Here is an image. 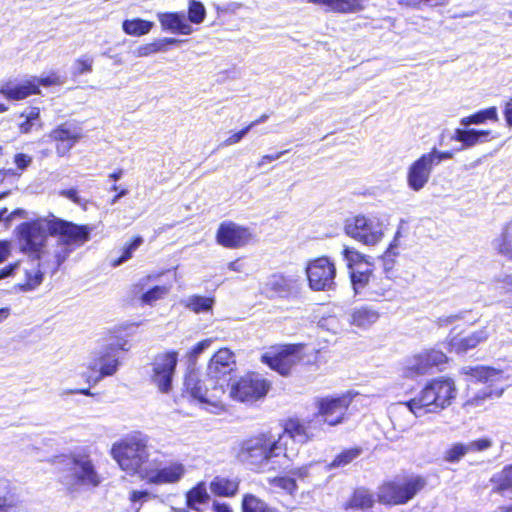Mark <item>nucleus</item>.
I'll list each match as a JSON object with an SVG mask.
<instances>
[{"instance_id": "nucleus-1", "label": "nucleus", "mask_w": 512, "mask_h": 512, "mask_svg": "<svg viewBox=\"0 0 512 512\" xmlns=\"http://www.w3.org/2000/svg\"><path fill=\"white\" fill-rule=\"evenodd\" d=\"M313 436L309 426L290 419L277 437L267 433L245 440L241 444L238 458L261 471L286 470L297 457L299 447Z\"/></svg>"}, {"instance_id": "nucleus-2", "label": "nucleus", "mask_w": 512, "mask_h": 512, "mask_svg": "<svg viewBox=\"0 0 512 512\" xmlns=\"http://www.w3.org/2000/svg\"><path fill=\"white\" fill-rule=\"evenodd\" d=\"M456 396L452 379L437 378L425 385L418 396L408 402H400L393 407L394 412L408 411L415 417L427 413H438L451 405Z\"/></svg>"}, {"instance_id": "nucleus-3", "label": "nucleus", "mask_w": 512, "mask_h": 512, "mask_svg": "<svg viewBox=\"0 0 512 512\" xmlns=\"http://www.w3.org/2000/svg\"><path fill=\"white\" fill-rule=\"evenodd\" d=\"M46 227L50 235L58 236L52 251L53 259L50 260L53 272L58 270L76 248L90 240L92 231L87 225H77L55 216L50 217Z\"/></svg>"}, {"instance_id": "nucleus-4", "label": "nucleus", "mask_w": 512, "mask_h": 512, "mask_svg": "<svg viewBox=\"0 0 512 512\" xmlns=\"http://www.w3.org/2000/svg\"><path fill=\"white\" fill-rule=\"evenodd\" d=\"M111 454L120 468L130 475L139 474L145 477L149 469V449L147 438L142 434H135L112 446Z\"/></svg>"}, {"instance_id": "nucleus-5", "label": "nucleus", "mask_w": 512, "mask_h": 512, "mask_svg": "<svg viewBox=\"0 0 512 512\" xmlns=\"http://www.w3.org/2000/svg\"><path fill=\"white\" fill-rule=\"evenodd\" d=\"M61 481L70 492H80L97 487L101 477L89 455L75 452L67 457Z\"/></svg>"}, {"instance_id": "nucleus-6", "label": "nucleus", "mask_w": 512, "mask_h": 512, "mask_svg": "<svg viewBox=\"0 0 512 512\" xmlns=\"http://www.w3.org/2000/svg\"><path fill=\"white\" fill-rule=\"evenodd\" d=\"M184 386L186 393L197 400L207 411L214 414L225 411L224 383H217L213 378L207 376L200 379L197 374L189 373L185 377Z\"/></svg>"}, {"instance_id": "nucleus-7", "label": "nucleus", "mask_w": 512, "mask_h": 512, "mask_svg": "<svg viewBox=\"0 0 512 512\" xmlns=\"http://www.w3.org/2000/svg\"><path fill=\"white\" fill-rule=\"evenodd\" d=\"M426 485V480L418 475L397 477L379 487L378 500L383 504H405Z\"/></svg>"}, {"instance_id": "nucleus-8", "label": "nucleus", "mask_w": 512, "mask_h": 512, "mask_svg": "<svg viewBox=\"0 0 512 512\" xmlns=\"http://www.w3.org/2000/svg\"><path fill=\"white\" fill-rule=\"evenodd\" d=\"M452 157V152H443L436 148L422 154L408 167L406 175L408 187L415 192L421 191L429 182L433 169L443 160L451 159Z\"/></svg>"}, {"instance_id": "nucleus-9", "label": "nucleus", "mask_w": 512, "mask_h": 512, "mask_svg": "<svg viewBox=\"0 0 512 512\" xmlns=\"http://www.w3.org/2000/svg\"><path fill=\"white\" fill-rule=\"evenodd\" d=\"M127 341L110 343L94 352L87 367L92 372H98V376L92 378L89 376L88 382L91 380L97 383L106 376H112L118 370L120 365L119 352L127 351Z\"/></svg>"}, {"instance_id": "nucleus-10", "label": "nucleus", "mask_w": 512, "mask_h": 512, "mask_svg": "<svg viewBox=\"0 0 512 512\" xmlns=\"http://www.w3.org/2000/svg\"><path fill=\"white\" fill-rule=\"evenodd\" d=\"M384 224L376 216L357 215L347 220L345 232L348 236L367 246H375L384 236Z\"/></svg>"}, {"instance_id": "nucleus-11", "label": "nucleus", "mask_w": 512, "mask_h": 512, "mask_svg": "<svg viewBox=\"0 0 512 512\" xmlns=\"http://www.w3.org/2000/svg\"><path fill=\"white\" fill-rule=\"evenodd\" d=\"M271 384L261 375L247 374L234 382L229 391V396L242 403H254L263 399L270 390Z\"/></svg>"}, {"instance_id": "nucleus-12", "label": "nucleus", "mask_w": 512, "mask_h": 512, "mask_svg": "<svg viewBox=\"0 0 512 512\" xmlns=\"http://www.w3.org/2000/svg\"><path fill=\"white\" fill-rule=\"evenodd\" d=\"M305 272L312 291H331L335 288L336 266L330 258L321 256L308 261Z\"/></svg>"}, {"instance_id": "nucleus-13", "label": "nucleus", "mask_w": 512, "mask_h": 512, "mask_svg": "<svg viewBox=\"0 0 512 512\" xmlns=\"http://www.w3.org/2000/svg\"><path fill=\"white\" fill-rule=\"evenodd\" d=\"M50 217L39 219L35 222H26L20 225V244L21 250L35 260H41L45 255L46 223Z\"/></svg>"}, {"instance_id": "nucleus-14", "label": "nucleus", "mask_w": 512, "mask_h": 512, "mask_svg": "<svg viewBox=\"0 0 512 512\" xmlns=\"http://www.w3.org/2000/svg\"><path fill=\"white\" fill-rule=\"evenodd\" d=\"M300 288L298 277L276 272L261 284L260 292L268 299H290L298 296Z\"/></svg>"}, {"instance_id": "nucleus-15", "label": "nucleus", "mask_w": 512, "mask_h": 512, "mask_svg": "<svg viewBox=\"0 0 512 512\" xmlns=\"http://www.w3.org/2000/svg\"><path fill=\"white\" fill-rule=\"evenodd\" d=\"M303 344H286L273 348L262 356V360L281 375H287L303 356Z\"/></svg>"}, {"instance_id": "nucleus-16", "label": "nucleus", "mask_w": 512, "mask_h": 512, "mask_svg": "<svg viewBox=\"0 0 512 512\" xmlns=\"http://www.w3.org/2000/svg\"><path fill=\"white\" fill-rule=\"evenodd\" d=\"M177 362L178 353L175 351L155 356L151 364V381L160 392L168 393L171 390Z\"/></svg>"}, {"instance_id": "nucleus-17", "label": "nucleus", "mask_w": 512, "mask_h": 512, "mask_svg": "<svg viewBox=\"0 0 512 512\" xmlns=\"http://www.w3.org/2000/svg\"><path fill=\"white\" fill-rule=\"evenodd\" d=\"M351 396L343 394L338 397H321L315 400L318 415L327 424L334 426L343 421L344 415L351 403Z\"/></svg>"}, {"instance_id": "nucleus-18", "label": "nucleus", "mask_w": 512, "mask_h": 512, "mask_svg": "<svg viewBox=\"0 0 512 512\" xmlns=\"http://www.w3.org/2000/svg\"><path fill=\"white\" fill-rule=\"evenodd\" d=\"M470 374L479 381L490 383L489 387L470 400L471 404L478 405L480 401L486 398L500 397L502 395L504 387L497 384L503 379L501 371L490 367H475L470 369Z\"/></svg>"}, {"instance_id": "nucleus-19", "label": "nucleus", "mask_w": 512, "mask_h": 512, "mask_svg": "<svg viewBox=\"0 0 512 512\" xmlns=\"http://www.w3.org/2000/svg\"><path fill=\"white\" fill-rule=\"evenodd\" d=\"M236 362L234 354L228 348L219 349L211 358L207 367V377L217 383L228 386L227 377L234 371Z\"/></svg>"}, {"instance_id": "nucleus-20", "label": "nucleus", "mask_w": 512, "mask_h": 512, "mask_svg": "<svg viewBox=\"0 0 512 512\" xmlns=\"http://www.w3.org/2000/svg\"><path fill=\"white\" fill-rule=\"evenodd\" d=\"M251 236L247 228L233 222L222 223L217 231L218 243L227 248L242 247L250 241Z\"/></svg>"}, {"instance_id": "nucleus-21", "label": "nucleus", "mask_w": 512, "mask_h": 512, "mask_svg": "<svg viewBox=\"0 0 512 512\" xmlns=\"http://www.w3.org/2000/svg\"><path fill=\"white\" fill-rule=\"evenodd\" d=\"M185 472L186 469L182 463L172 462L156 470L149 468L148 471L145 472L144 478L156 485L173 484L179 482Z\"/></svg>"}, {"instance_id": "nucleus-22", "label": "nucleus", "mask_w": 512, "mask_h": 512, "mask_svg": "<svg viewBox=\"0 0 512 512\" xmlns=\"http://www.w3.org/2000/svg\"><path fill=\"white\" fill-rule=\"evenodd\" d=\"M81 136V129L70 123L58 126L50 134V137L58 142L56 151L59 156L67 154Z\"/></svg>"}, {"instance_id": "nucleus-23", "label": "nucleus", "mask_w": 512, "mask_h": 512, "mask_svg": "<svg viewBox=\"0 0 512 512\" xmlns=\"http://www.w3.org/2000/svg\"><path fill=\"white\" fill-rule=\"evenodd\" d=\"M157 18L164 31L180 35H190L194 31L184 12H161L157 14Z\"/></svg>"}, {"instance_id": "nucleus-24", "label": "nucleus", "mask_w": 512, "mask_h": 512, "mask_svg": "<svg viewBox=\"0 0 512 512\" xmlns=\"http://www.w3.org/2000/svg\"><path fill=\"white\" fill-rule=\"evenodd\" d=\"M39 92L37 84L32 78L20 83L8 82L3 84L0 88V96L2 95L7 100H22L32 94H38Z\"/></svg>"}, {"instance_id": "nucleus-25", "label": "nucleus", "mask_w": 512, "mask_h": 512, "mask_svg": "<svg viewBox=\"0 0 512 512\" xmlns=\"http://www.w3.org/2000/svg\"><path fill=\"white\" fill-rule=\"evenodd\" d=\"M22 502L12 491L9 480L0 478V512H22Z\"/></svg>"}, {"instance_id": "nucleus-26", "label": "nucleus", "mask_w": 512, "mask_h": 512, "mask_svg": "<svg viewBox=\"0 0 512 512\" xmlns=\"http://www.w3.org/2000/svg\"><path fill=\"white\" fill-rule=\"evenodd\" d=\"M41 260H33L24 268L25 281L17 285L18 289L23 292L34 291L41 285L44 279V273L41 270Z\"/></svg>"}, {"instance_id": "nucleus-27", "label": "nucleus", "mask_w": 512, "mask_h": 512, "mask_svg": "<svg viewBox=\"0 0 512 512\" xmlns=\"http://www.w3.org/2000/svg\"><path fill=\"white\" fill-rule=\"evenodd\" d=\"M489 130L460 129L457 128L452 139L462 143L463 148H470L487 141Z\"/></svg>"}, {"instance_id": "nucleus-28", "label": "nucleus", "mask_w": 512, "mask_h": 512, "mask_svg": "<svg viewBox=\"0 0 512 512\" xmlns=\"http://www.w3.org/2000/svg\"><path fill=\"white\" fill-rule=\"evenodd\" d=\"M379 312L373 308L362 306L352 311L349 322L358 328L366 329L376 323L379 319Z\"/></svg>"}, {"instance_id": "nucleus-29", "label": "nucleus", "mask_w": 512, "mask_h": 512, "mask_svg": "<svg viewBox=\"0 0 512 512\" xmlns=\"http://www.w3.org/2000/svg\"><path fill=\"white\" fill-rule=\"evenodd\" d=\"M306 2L324 5L339 13H354L364 8L363 0H306Z\"/></svg>"}, {"instance_id": "nucleus-30", "label": "nucleus", "mask_w": 512, "mask_h": 512, "mask_svg": "<svg viewBox=\"0 0 512 512\" xmlns=\"http://www.w3.org/2000/svg\"><path fill=\"white\" fill-rule=\"evenodd\" d=\"M489 336L486 329H480L473 332L471 335L461 339L453 338L450 341L452 349L458 353H464L469 349L476 347L479 343L485 341Z\"/></svg>"}, {"instance_id": "nucleus-31", "label": "nucleus", "mask_w": 512, "mask_h": 512, "mask_svg": "<svg viewBox=\"0 0 512 512\" xmlns=\"http://www.w3.org/2000/svg\"><path fill=\"white\" fill-rule=\"evenodd\" d=\"M428 371V364L425 363L420 353L406 360L402 368V375L406 378H415L428 373Z\"/></svg>"}, {"instance_id": "nucleus-32", "label": "nucleus", "mask_w": 512, "mask_h": 512, "mask_svg": "<svg viewBox=\"0 0 512 512\" xmlns=\"http://www.w3.org/2000/svg\"><path fill=\"white\" fill-rule=\"evenodd\" d=\"M153 26V22L141 18L126 19L122 23L124 33L136 37L148 34Z\"/></svg>"}, {"instance_id": "nucleus-33", "label": "nucleus", "mask_w": 512, "mask_h": 512, "mask_svg": "<svg viewBox=\"0 0 512 512\" xmlns=\"http://www.w3.org/2000/svg\"><path fill=\"white\" fill-rule=\"evenodd\" d=\"M239 483L223 477H215L210 483V490L213 494L223 497H231L238 491Z\"/></svg>"}, {"instance_id": "nucleus-34", "label": "nucleus", "mask_w": 512, "mask_h": 512, "mask_svg": "<svg viewBox=\"0 0 512 512\" xmlns=\"http://www.w3.org/2000/svg\"><path fill=\"white\" fill-rule=\"evenodd\" d=\"M187 505L189 508L200 511L201 505L206 504L209 501V494L205 483L200 482L194 488L187 493Z\"/></svg>"}, {"instance_id": "nucleus-35", "label": "nucleus", "mask_w": 512, "mask_h": 512, "mask_svg": "<svg viewBox=\"0 0 512 512\" xmlns=\"http://www.w3.org/2000/svg\"><path fill=\"white\" fill-rule=\"evenodd\" d=\"M374 504L373 494L364 488L355 490L350 500L345 504V509H368Z\"/></svg>"}, {"instance_id": "nucleus-36", "label": "nucleus", "mask_w": 512, "mask_h": 512, "mask_svg": "<svg viewBox=\"0 0 512 512\" xmlns=\"http://www.w3.org/2000/svg\"><path fill=\"white\" fill-rule=\"evenodd\" d=\"M494 248L499 254L512 259V221L504 227L502 234L494 240Z\"/></svg>"}, {"instance_id": "nucleus-37", "label": "nucleus", "mask_w": 512, "mask_h": 512, "mask_svg": "<svg viewBox=\"0 0 512 512\" xmlns=\"http://www.w3.org/2000/svg\"><path fill=\"white\" fill-rule=\"evenodd\" d=\"M242 512H279L253 494H246L242 499Z\"/></svg>"}, {"instance_id": "nucleus-38", "label": "nucleus", "mask_w": 512, "mask_h": 512, "mask_svg": "<svg viewBox=\"0 0 512 512\" xmlns=\"http://www.w3.org/2000/svg\"><path fill=\"white\" fill-rule=\"evenodd\" d=\"M486 120L498 121V113L496 107H489L481 110L473 115L464 117L460 120V124L464 127H468L472 124H482Z\"/></svg>"}, {"instance_id": "nucleus-39", "label": "nucleus", "mask_w": 512, "mask_h": 512, "mask_svg": "<svg viewBox=\"0 0 512 512\" xmlns=\"http://www.w3.org/2000/svg\"><path fill=\"white\" fill-rule=\"evenodd\" d=\"M362 453L361 448H349L339 453L331 463L327 465L328 470L345 467L358 458Z\"/></svg>"}, {"instance_id": "nucleus-40", "label": "nucleus", "mask_w": 512, "mask_h": 512, "mask_svg": "<svg viewBox=\"0 0 512 512\" xmlns=\"http://www.w3.org/2000/svg\"><path fill=\"white\" fill-rule=\"evenodd\" d=\"M370 263H366V267L353 268L350 272L351 283L355 293H358L362 288L369 284L371 275Z\"/></svg>"}, {"instance_id": "nucleus-41", "label": "nucleus", "mask_w": 512, "mask_h": 512, "mask_svg": "<svg viewBox=\"0 0 512 512\" xmlns=\"http://www.w3.org/2000/svg\"><path fill=\"white\" fill-rule=\"evenodd\" d=\"M40 111L38 108H31L28 112L22 113L21 118L23 121L19 122V128L22 133H29L34 127H40L39 121Z\"/></svg>"}, {"instance_id": "nucleus-42", "label": "nucleus", "mask_w": 512, "mask_h": 512, "mask_svg": "<svg viewBox=\"0 0 512 512\" xmlns=\"http://www.w3.org/2000/svg\"><path fill=\"white\" fill-rule=\"evenodd\" d=\"M391 287L392 283L388 276L385 277L384 282L380 287L372 283L369 287L371 298L377 300L379 297H382L386 300H391L394 297V291Z\"/></svg>"}, {"instance_id": "nucleus-43", "label": "nucleus", "mask_w": 512, "mask_h": 512, "mask_svg": "<svg viewBox=\"0 0 512 512\" xmlns=\"http://www.w3.org/2000/svg\"><path fill=\"white\" fill-rule=\"evenodd\" d=\"M213 303V298L196 295L188 299L187 307L195 313H202L211 310Z\"/></svg>"}, {"instance_id": "nucleus-44", "label": "nucleus", "mask_w": 512, "mask_h": 512, "mask_svg": "<svg viewBox=\"0 0 512 512\" xmlns=\"http://www.w3.org/2000/svg\"><path fill=\"white\" fill-rule=\"evenodd\" d=\"M206 17V9L203 3L197 0H189L188 20L194 24H201Z\"/></svg>"}, {"instance_id": "nucleus-45", "label": "nucleus", "mask_w": 512, "mask_h": 512, "mask_svg": "<svg viewBox=\"0 0 512 512\" xmlns=\"http://www.w3.org/2000/svg\"><path fill=\"white\" fill-rule=\"evenodd\" d=\"M143 244V238L141 236L135 237L131 243L126 245L123 248L122 255L118 258L113 260L112 266L117 267L128 261L132 258L133 253Z\"/></svg>"}, {"instance_id": "nucleus-46", "label": "nucleus", "mask_w": 512, "mask_h": 512, "mask_svg": "<svg viewBox=\"0 0 512 512\" xmlns=\"http://www.w3.org/2000/svg\"><path fill=\"white\" fill-rule=\"evenodd\" d=\"M343 256L347 261L350 270L353 268L366 267V263H369L363 254L351 248H345L343 251Z\"/></svg>"}, {"instance_id": "nucleus-47", "label": "nucleus", "mask_w": 512, "mask_h": 512, "mask_svg": "<svg viewBox=\"0 0 512 512\" xmlns=\"http://www.w3.org/2000/svg\"><path fill=\"white\" fill-rule=\"evenodd\" d=\"M94 59L87 54L75 59L73 63V75L80 76L92 72Z\"/></svg>"}, {"instance_id": "nucleus-48", "label": "nucleus", "mask_w": 512, "mask_h": 512, "mask_svg": "<svg viewBox=\"0 0 512 512\" xmlns=\"http://www.w3.org/2000/svg\"><path fill=\"white\" fill-rule=\"evenodd\" d=\"M492 480L497 484L499 490H512V465L505 467Z\"/></svg>"}, {"instance_id": "nucleus-49", "label": "nucleus", "mask_w": 512, "mask_h": 512, "mask_svg": "<svg viewBox=\"0 0 512 512\" xmlns=\"http://www.w3.org/2000/svg\"><path fill=\"white\" fill-rule=\"evenodd\" d=\"M469 453L467 444L456 443L445 452L444 459L450 463L458 462Z\"/></svg>"}, {"instance_id": "nucleus-50", "label": "nucleus", "mask_w": 512, "mask_h": 512, "mask_svg": "<svg viewBox=\"0 0 512 512\" xmlns=\"http://www.w3.org/2000/svg\"><path fill=\"white\" fill-rule=\"evenodd\" d=\"M424 361L428 364V369L439 366L447 361V356L439 350H429L421 353Z\"/></svg>"}, {"instance_id": "nucleus-51", "label": "nucleus", "mask_w": 512, "mask_h": 512, "mask_svg": "<svg viewBox=\"0 0 512 512\" xmlns=\"http://www.w3.org/2000/svg\"><path fill=\"white\" fill-rule=\"evenodd\" d=\"M494 286L495 289L500 292V294L511 295V297L508 299V303L512 307V275H504L497 278L494 281Z\"/></svg>"}, {"instance_id": "nucleus-52", "label": "nucleus", "mask_w": 512, "mask_h": 512, "mask_svg": "<svg viewBox=\"0 0 512 512\" xmlns=\"http://www.w3.org/2000/svg\"><path fill=\"white\" fill-rule=\"evenodd\" d=\"M399 235V232H397L396 236ZM397 237H395L394 241L389 245L387 250L385 251L384 255L382 256L381 260L383 262V269L386 273H389L390 270H392L394 266V257L397 255V252H395V248L397 247Z\"/></svg>"}, {"instance_id": "nucleus-53", "label": "nucleus", "mask_w": 512, "mask_h": 512, "mask_svg": "<svg viewBox=\"0 0 512 512\" xmlns=\"http://www.w3.org/2000/svg\"><path fill=\"white\" fill-rule=\"evenodd\" d=\"M32 80L36 82L37 89H39L40 85L44 87H50L64 83V79L57 72H51L47 76L32 77Z\"/></svg>"}, {"instance_id": "nucleus-54", "label": "nucleus", "mask_w": 512, "mask_h": 512, "mask_svg": "<svg viewBox=\"0 0 512 512\" xmlns=\"http://www.w3.org/2000/svg\"><path fill=\"white\" fill-rule=\"evenodd\" d=\"M186 40L177 39V38H161L151 42L154 53L158 52H166L168 50L169 45H179L184 43Z\"/></svg>"}, {"instance_id": "nucleus-55", "label": "nucleus", "mask_w": 512, "mask_h": 512, "mask_svg": "<svg viewBox=\"0 0 512 512\" xmlns=\"http://www.w3.org/2000/svg\"><path fill=\"white\" fill-rule=\"evenodd\" d=\"M168 292L165 286H155L142 295V301L146 304H152L158 299H161Z\"/></svg>"}, {"instance_id": "nucleus-56", "label": "nucleus", "mask_w": 512, "mask_h": 512, "mask_svg": "<svg viewBox=\"0 0 512 512\" xmlns=\"http://www.w3.org/2000/svg\"><path fill=\"white\" fill-rule=\"evenodd\" d=\"M270 484L281 488L289 493H292L296 489V482L292 478L288 477H275L273 479H270Z\"/></svg>"}, {"instance_id": "nucleus-57", "label": "nucleus", "mask_w": 512, "mask_h": 512, "mask_svg": "<svg viewBox=\"0 0 512 512\" xmlns=\"http://www.w3.org/2000/svg\"><path fill=\"white\" fill-rule=\"evenodd\" d=\"M319 325L320 327L325 328L334 334L339 333V331L341 330L340 322L338 318L335 316L322 318L319 322Z\"/></svg>"}, {"instance_id": "nucleus-58", "label": "nucleus", "mask_w": 512, "mask_h": 512, "mask_svg": "<svg viewBox=\"0 0 512 512\" xmlns=\"http://www.w3.org/2000/svg\"><path fill=\"white\" fill-rule=\"evenodd\" d=\"M491 445H492L491 440L487 439V438L478 439V440L471 441V442L467 443V447L469 448V453L487 450L488 448L491 447Z\"/></svg>"}, {"instance_id": "nucleus-59", "label": "nucleus", "mask_w": 512, "mask_h": 512, "mask_svg": "<svg viewBox=\"0 0 512 512\" xmlns=\"http://www.w3.org/2000/svg\"><path fill=\"white\" fill-rule=\"evenodd\" d=\"M14 163L18 170L24 171L31 165L32 157L24 153H18L14 156Z\"/></svg>"}, {"instance_id": "nucleus-60", "label": "nucleus", "mask_w": 512, "mask_h": 512, "mask_svg": "<svg viewBox=\"0 0 512 512\" xmlns=\"http://www.w3.org/2000/svg\"><path fill=\"white\" fill-rule=\"evenodd\" d=\"M249 130L250 127H245L242 130L232 134L221 144V146L227 147L240 142L244 138V136L249 132Z\"/></svg>"}, {"instance_id": "nucleus-61", "label": "nucleus", "mask_w": 512, "mask_h": 512, "mask_svg": "<svg viewBox=\"0 0 512 512\" xmlns=\"http://www.w3.org/2000/svg\"><path fill=\"white\" fill-rule=\"evenodd\" d=\"M212 344V339H205L197 343L189 352L190 358H197L201 353H203L207 348Z\"/></svg>"}, {"instance_id": "nucleus-62", "label": "nucleus", "mask_w": 512, "mask_h": 512, "mask_svg": "<svg viewBox=\"0 0 512 512\" xmlns=\"http://www.w3.org/2000/svg\"><path fill=\"white\" fill-rule=\"evenodd\" d=\"M134 54L137 57H147L151 54H154L153 47L151 43L144 44L139 46L135 51Z\"/></svg>"}, {"instance_id": "nucleus-63", "label": "nucleus", "mask_w": 512, "mask_h": 512, "mask_svg": "<svg viewBox=\"0 0 512 512\" xmlns=\"http://www.w3.org/2000/svg\"><path fill=\"white\" fill-rule=\"evenodd\" d=\"M60 195L70 199L71 201H73L76 204H80L81 203V198L78 196V193H77L76 189L62 190L60 192Z\"/></svg>"}, {"instance_id": "nucleus-64", "label": "nucleus", "mask_w": 512, "mask_h": 512, "mask_svg": "<svg viewBox=\"0 0 512 512\" xmlns=\"http://www.w3.org/2000/svg\"><path fill=\"white\" fill-rule=\"evenodd\" d=\"M503 113L507 125L512 126V100L505 103Z\"/></svg>"}]
</instances>
